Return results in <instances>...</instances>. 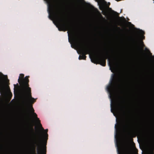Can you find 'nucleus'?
Instances as JSON below:
<instances>
[{
  "label": "nucleus",
  "instance_id": "1",
  "mask_svg": "<svg viewBox=\"0 0 154 154\" xmlns=\"http://www.w3.org/2000/svg\"><path fill=\"white\" fill-rule=\"evenodd\" d=\"M8 81L7 76L0 73V92L1 93H4L8 91Z\"/></svg>",
  "mask_w": 154,
  "mask_h": 154
},
{
  "label": "nucleus",
  "instance_id": "2",
  "mask_svg": "<svg viewBox=\"0 0 154 154\" xmlns=\"http://www.w3.org/2000/svg\"><path fill=\"white\" fill-rule=\"evenodd\" d=\"M30 91V88H27V84H26L25 86L23 87V90H22L23 95V99L25 103H33L35 101V99L32 98L29 94Z\"/></svg>",
  "mask_w": 154,
  "mask_h": 154
},
{
  "label": "nucleus",
  "instance_id": "3",
  "mask_svg": "<svg viewBox=\"0 0 154 154\" xmlns=\"http://www.w3.org/2000/svg\"><path fill=\"white\" fill-rule=\"evenodd\" d=\"M33 143L37 146V150L38 154H46V146H44L41 147L39 143L36 141L35 139L33 140Z\"/></svg>",
  "mask_w": 154,
  "mask_h": 154
},
{
  "label": "nucleus",
  "instance_id": "4",
  "mask_svg": "<svg viewBox=\"0 0 154 154\" xmlns=\"http://www.w3.org/2000/svg\"><path fill=\"white\" fill-rule=\"evenodd\" d=\"M24 75L23 74H20L19 77V78L18 79V81L20 83V81L21 82V84L22 87V90H23V88L24 86H25L26 84H27V88H28V87L27 83L28 82V77L26 76L25 77L24 79L23 80V78Z\"/></svg>",
  "mask_w": 154,
  "mask_h": 154
},
{
  "label": "nucleus",
  "instance_id": "5",
  "mask_svg": "<svg viewBox=\"0 0 154 154\" xmlns=\"http://www.w3.org/2000/svg\"><path fill=\"white\" fill-rule=\"evenodd\" d=\"M57 23L59 25L60 24V22H63V19L62 17H60V18H58L55 19Z\"/></svg>",
  "mask_w": 154,
  "mask_h": 154
},
{
  "label": "nucleus",
  "instance_id": "6",
  "mask_svg": "<svg viewBox=\"0 0 154 154\" xmlns=\"http://www.w3.org/2000/svg\"><path fill=\"white\" fill-rule=\"evenodd\" d=\"M33 117L35 119L36 121L37 122H39V120L37 117V115L35 113L33 112L32 114Z\"/></svg>",
  "mask_w": 154,
  "mask_h": 154
},
{
  "label": "nucleus",
  "instance_id": "7",
  "mask_svg": "<svg viewBox=\"0 0 154 154\" xmlns=\"http://www.w3.org/2000/svg\"><path fill=\"white\" fill-rule=\"evenodd\" d=\"M48 131V130L46 129L45 130L43 133V136L44 137L46 138L47 137L48 134H47V132Z\"/></svg>",
  "mask_w": 154,
  "mask_h": 154
},
{
  "label": "nucleus",
  "instance_id": "8",
  "mask_svg": "<svg viewBox=\"0 0 154 154\" xmlns=\"http://www.w3.org/2000/svg\"><path fill=\"white\" fill-rule=\"evenodd\" d=\"M29 110L30 112L32 113V114L34 112V109L32 107V106H30L29 108Z\"/></svg>",
  "mask_w": 154,
  "mask_h": 154
},
{
  "label": "nucleus",
  "instance_id": "9",
  "mask_svg": "<svg viewBox=\"0 0 154 154\" xmlns=\"http://www.w3.org/2000/svg\"><path fill=\"white\" fill-rule=\"evenodd\" d=\"M70 26L69 25H66V29H67L68 30V32H70V30H69V27H70Z\"/></svg>",
  "mask_w": 154,
  "mask_h": 154
},
{
  "label": "nucleus",
  "instance_id": "10",
  "mask_svg": "<svg viewBox=\"0 0 154 154\" xmlns=\"http://www.w3.org/2000/svg\"><path fill=\"white\" fill-rule=\"evenodd\" d=\"M96 1H97L98 2H102L104 0H95Z\"/></svg>",
  "mask_w": 154,
  "mask_h": 154
},
{
  "label": "nucleus",
  "instance_id": "11",
  "mask_svg": "<svg viewBox=\"0 0 154 154\" xmlns=\"http://www.w3.org/2000/svg\"><path fill=\"white\" fill-rule=\"evenodd\" d=\"M139 33L140 34H143V32L142 30H140L139 31Z\"/></svg>",
  "mask_w": 154,
  "mask_h": 154
},
{
  "label": "nucleus",
  "instance_id": "12",
  "mask_svg": "<svg viewBox=\"0 0 154 154\" xmlns=\"http://www.w3.org/2000/svg\"><path fill=\"white\" fill-rule=\"evenodd\" d=\"M105 63L104 61H103V63L101 64V65H102L103 66H104V65Z\"/></svg>",
  "mask_w": 154,
  "mask_h": 154
},
{
  "label": "nucleus",
  "instance_id": "13",
  "mask_svg": "<svg viewBox=\"0 0 154 154\" xmlns=\"http://www.w3.org/2000/svg\"><path fill=\"white\" fill-rule=\"evenodd\" d=\"M119 154H128L127 153L124 152V153H120Z\"/></svg>",
  "mask_w": 154,
  "mask_h": 154
},
{
  "label": "nucleus",
  "instance_id": "14",
  "mask_svg": "<svg viewBox=\"0 0 154 154\" xmlns=\"http://www.w3.org/2000/svg\"><path fill=\"white\" fill-rule=\"evenodd\" d=\"M85 58V56H83V59H84Z\"/></svg>",
  "mask_w": 154,
  "mask_h": 154
},
{
  "label": "nucleus",
  "instance_id": "15",
  "mask_svg": "<svg viewBox=\"0 0 154 154\" xmlns=\"http://www.w3.org/2000/svg\"><path fill=\"white\" fill-rule=\"evenodd\" d=\"M142 42H141V44H142Z\"/></svg>",
  "mask_w": 154,
  "mask_h": 154
}]
</instances>
